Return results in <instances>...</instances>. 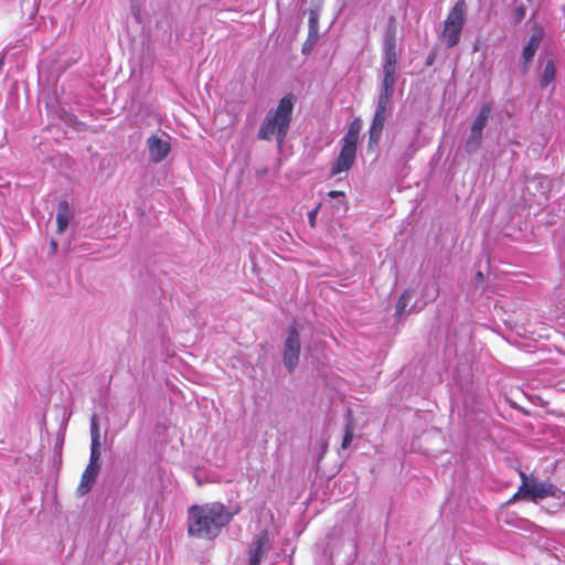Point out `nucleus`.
<instances>
[{
    "mask_svg": "<svg viewBox=\"0 0 565 565\" xmlns=\"http://www.w3.org/2000/svg\"><path fill=\"white\" fill-rule=\"evenodd\" d=\"M386 120V115L375 113L373 115L371 126L369 129V148L377 147L382 137V131Z\"/></svg>",
    "mask_w": 565,
    "mask_h": 565,
    "instance_id": "obj_14",
    "label": "nucleus"
},
{
    "mask_svg": "<svg viewBox=\"0 0 565 565\" xmlns=\"http://www.w3.org/2000/svg\"><path fill=\"white\" fill-rule=\"evenodd\" d=\"M353 433H354V423L350 414L347 415L345 426H344V434L341 441V448L348 449L353 440Z\"/></svg>",
    "mask_w": 565,
    "mask_h": 565,
    "instance_id": "obj_21",
    "label": "nucleus"
},
{
    "mask_svg": "<svg viewBox=\"0 0 565 565\" xmlns=\"http://www.w3.org/2000/svg\"><path fill=\"white\" fill-rule=\"evenodd\" d=\"M58 249V243L56 239L52 238L50 241V247H49V256H53L57 253Z\"/></svg>",
    "mask_w": 565,
    "mask_h": 565,
    "instance_id": "obj_27",
    "label": "nucleus"
},
{
    "mask_svg": "<svg viewBox=\"0 0 565 565\" xmlns=\"http://www.w3.org/2000/svg\"><path fill=\"white\" fill-rule=\"evenodd\" d=\"M543 39V30L540 25L533 28V32L530 35L526 44L524 45L521 54L522 65L524 70L529 68L532 63Z\"/></svg>",
    "mask_w": 565,
    "mask_h": 565,
    "instance_id": "obj_10",
    "label": "nucleus"
},
{
    "mask_svg": "<svg viewBox=\"0 0 565 565\" xmlns=\"http://www.w3.org/2000/svg\"><path fill=\"white\" fill-rule=\"evenodd\" d=\"M317 213H318V209H315V210H311L308 212V221L311 226H315Z\"/></svg>",
    "mask_w": 565,
    "mask_h": 565,
    "instance_id": "obj_29",
    "label": "nucleus"
},
{
    "mask_svg": "<svg viewBox=\"0 0 565 565\" xmlns=\"http://www.w3.org/2000/svg\"><path fill=\"white\" fill-rule=\"evenodd\" d=\"M483 131L476 132L472 128H470V134L465 142V151L468 154L476 153L482 142Z\"/></svg>",
    "mask_w": 565,
    "mask_h": 565,
    "instance_id": "obj_18",
    "label": "nucleus"
},
{
    "mask_svg": "<svg viewBox=\"0 0 565 565\" xmlns=\"http://www.w3.org/2000/svg\"><path fill=\"white\" fill-rule=\"evenodd\" d=\"M466 15L467 3L465 0H458L449 10L444 21L441 39L447 49H452L459 44L460 35L466 23Z\"/></svg>",
    "mask_w": 565,
    "mask_h": 565,
    "instance_id": "obj_5",
    "label": "nucleus"
},
{
    "mask_svg": "<svg viewBox=\"0 0 565 565\" xmlns=\"http://www.w3.org/2000/svg\"><path fill=\"white\" fill-rule=\"evenodd\" d=\"M328 195L332 199H337V198H344V192L342 191H337V190H332L328 193Z\"/></svg>",
    "mask_w": 565,
    "mask_h": 565,
    "instance_id": "obj_30",
    "label": "nucleus"
},
{
    "mask_svg": "<svg viewBox=\"0 0 565 565\" xmlns=\"http://www.w3.org/2000/svg\"><path fill=\"white\" fill-rule=\"evenodd\" d=\"M131 14L137 22L141 21L139 8L135 3L131 4Z\"/></svg>",
    "mask_w": 565,
    "mask_h": 565,
    "instance_id": "obj_28",
    "label": "nucleus"
},
{
    "mask_svg": "<svg viewBox=\"0 0 565 565\" xmlns=\"http://www.w3.org/2000/svg\"><path fill=\"white\" fill-rule=\"evenodd\" d=\"M269 548L268 535L266 533L256 535L248 546V565H260Z\"/></svg>",
    "mask_w": 565,
    "mask_h": 565,
    "instance_id": "obj_9",
    "label": "nucleus"
},
{
    "mask_svg": "<svg viewBox=\"0 0 565 565\" xmlns=\"http://www.w3.org/2000/svg\"><path fill=\"white\" fill-rule=\"evenodd\" d=\"M439 296V286L436 281L426 282L420 291V298L417 299L408 312L416 313L422 311L429 302L435 301Z\"/></svg>",
    "mask_w": 565,
    "mask_h": 565,
    "instance_id": "obj_11",
    "label": "nucleus"
},
{
    "mask_svg": "<svg viewBox=\"0 0 565 565\" xmlns=\"http://www.w3.org/2000/svg\"><path fill=\"white\" fill-rule=\"evenodd\" d=\"M384 45H397L396 41V22L394 17L387 20V26L383 39Z\"/></svg>",
    "mask_w": 565,
    "mask_h": 565,
    "instance_id": "obj_22",
    "label": "nucleus"
},
{
    "mask_svg": "<svg viewBox=\"0 0 565 565\" xmlns=\"http://www.w3.org/2000/svg\"><path fill=\"white\" fill-rule=\"evenodd\" d=\"M66 122H72L75 119V116L72 114H65V117L63 118Z\"/></svg>",
    "mask_w": 565,
    "mask_h": 565,
    "instance_id": "obj_31",
    "label": "nucleus"
},
{
    "mask_svg": "<svg viewBox=\"0 0 565 565\" xmlns=\"http://www.w3.org/2000/svg\"><path fill=\"white\" fill-rule=\"evenodd\" d=\"M89 430H90V443H100V430H99V424H98V418H97L96 414H93L90 417Z\"/></svg>",
    "mask_w": 565,
    "mask_h": 565,
    "instance_id": "obj_23",
    "label": "nucleus"
},
{
    "mask_svg": "<svg viewBox=\"0 0 565 565\" xmlns=\"http://www.w3.org/2000/svg\"><path fill=\"white\" fill-rule=\"evenodd\" d=\"M238 510L221 502L193 504L188 509V533L192 537L212 541L230 524Z\"/></svg>",
    "mask_w": 565,
    "mask_h": 565,
    "instance_id": "obj_1",
    "label": "nucleus"
},
{
    "mask_svg": "<svg viewBox=\"0 0 565 565\" xmlns=\"http://www.w3.org/2000/svg\"><path fill=\"white\" fill-rule=\"evenodd\" d=\"M435 60H436V51H435V50H431V51L427 54V56H426V58H425V66H426V67L431 66V65L435 63Z\"/></svg>",
    "mask_w": 565,
    "mask_h": 565,
    "instance_id": "obj_26",
    "label": "nucleus"
},
{
    "mask_svg": "<svg viewBox=\"0 0 565 565\" xmlns=\"http://www.w3.org/2000/svg\"><path fill=\"white\" fill-rule=\"evenodd\" d=\"M492 109H493L492 102H486L481 105V107H480L478 114L476 115V117L472 121V125H471V128L476 132L484 130V128L488 125V120L491 116Z\"/></svg>",
    "mask_w": 565,
    "mask_h": 565,
    "instance_id": "obj_16",
    "label": "nucleus"
},
{
    "mask_svg": "<svg viewBox=\"0 0 565 565\" xmlns=\"http://www.w3.org/2000/svg\"><path fill=\"white\" fill-rule=\"evenodd\" d=\"M415 290L408 288L402 292L399 296L396 306L394 317L398 320L404 313L409 303V300L414 297Z\"/></svg>",
    "mask_w": 565,
    "mask_h": 565,
    "instance_id": "obj_19",
    "label": "nucleus"
},
{
    "mask_svg": "<svg viewBox=\"0 0 565 565\" xmlns=\"http://www.w3.org/2000/svg\"><path fill=\"white\" fill-rule=\"evenodd\" d=\"M319 40V18L311 11L308 19V38L302 45V53L309 54Z\"/></svg>",
    "mask_w": 565,
    "mask_h": 565,
    "instance_id": "obj_13",
    "label": "nucleus"
},
{
    "mask_svg": "<svg viewBox=\"0 0 565 565\" xmlns=\"http://www.w3.org/2000/svg\"><path fill=\"white\" fill-rule=\"evenodd\" d=\"M520 477L522 483L509 502H515L520 499L537 502L550 497L558 498L561 490L548 480L534 481L525 472H520Z\"/></svg>",
    "mask_w": 565,
    "mask_h": 565,
    "instance_id": "obj_4",
    "label": "nucleus"
},
{
    "mask_svg": "<svg viewBox=\"0 0 565 565\" xmlns=\"http://www.w3.org/2000/svg\"><path fill=\"white\" fill-rule=\"evenodd\" d=\"M98 472L99 466L87 465L85 471L82 475L81 483L77 488L78 495H85L92 490L97 479Z\"/></svg>",
    "mask_w": 565,
    "mask_h": 565,
    "instance_id": "obj_15",
    "label": "nucleus"
},
{
    "mask_svg": "<svg viewBox=\"0 0 565 565\" xmlns=\"http://www.w3.org/2000/svg\"><path fill=\"white\" fill-rule=\"evenodd\" d=\"M171 137L167 132L152 134L147 139L149 158L153 163L162 162L171 152Z\"/></svg>",
    "mask_w": 565,
    "mask_h": 565,
    "instance_id": "obj_7",
    "label": "nucleus"
},
{
    "mask_svg": "<svg viewBox=\"0 0 565 565\" xmlns=\"http://www.w3.org/2000/svg\"><path fill=\"white\" fill-rule=\"evenodd\" d=\"M526 15V7L521 3L514 8V10L511 12V22L515 25L520 24Z\"/></svg>",
    "mask_w": 565,
    "mask_h": 565,
    "instance_id": "obj_24",
    "label": "nucleus"
},
{
    "mask_svg": "<svg viewBox=\"0 0 565 565\" xmlns=\"http://www.w3.org/2000/svg\"><path fill=\"white\" fill-rule=\"evenodd\" d=\"M100 443H90V455L88 465L99 466Z\"/></svg>",
    "mask_w": 565,
    "mask_h": 565,
    "instance_id": "obj_25",
    "label": "nucleus"
},
{
    "mask_svg": "<svg viewBox=\"0 0 565 565\" xmlns=\"http://www.w3.org/2000/svg\"><path fill=\"white\" fill-rule=\"evenodd\" d=\"M395 83L396 82L392 81H381L380 90L375 103V113L386 115L394 94Z\"/></svg>",
    "mask_w": 565,
    "mask_h": 565,
    "instance_id": "obj_12",
    "label": "nucleus"
},
{
    "mask_svg": "<svg viewBox=\"0 0 565 565\" xmlns=\"http://www.w3.org/2000/svg\"><path fill=\"white\" fill-rule=\"evenodd\" d=\"M296 103L297 96L294 93L285 94L277 106L266 113L258 128L257 139L262 141L275 140L280 148L288 136Z\"/></svg>",
    "mask_w": 565,
    "mask_h": 565,
    "instance_id": "obj_2",
    "label": "nucleus"
},
{
    "mask_svg": "<svg viewBox=\"0 0 565 565\" xmlns=\"http://www.w3.org/2000/svg\"><path fill=\"white\" fill-rule=\"evenodd\" d=\"M555 76H556V67H555L554 62L550 60L546 62L543 73L540 78L541 87L542 88L547 87L551 83L554 82Z\"/></svg>",
    "mask_w": 565,
    "mask_h": 565,
    "instance_id": "obj_20",
    "label": "nucleus"
},
{
    "mask_svg": "<svg viewBox=\"0 0 565 565\" xmlns=\"http://www.w3.org/2000/svg\"><path fill=\"white\" fill-rule=\"evenodd\" d=\"M71 216L72 214L68 202L66 200L60 201L56 213V224L58 234H63L66 231L70 224Z\"/></svg>",
    "mask_w": 565,
    "mask_h": 565,
    "instance_id": "obj_17",
    "label": "nucleus"
},
{
    "mask_svg": "<svg viewBox=\"0 0 565 565\" xmlns=\"http://www.w3.org/2000/svg\"><path fill=\"white\" fill-rule=\"evenodd\" d=\"M361 131L359 118L352 120L341 139V148L338 158L330 168L332 177L348 172L355 162L358 140Z\"/></svg>",
    "mask_w": 565,
    "mask_h": 565,
    "instance_id": "obj_3",
    "label": "nucleus"
},
{
    "mask_svg": "<svg viewBox=\"0 0 565 565\" xmlns=\"http://www.w3.org/2000/svg\"><path fill=\"white\" fill-rule=\"evenodd\" d=\"M382 55V81L396 82L397 71V45H384Z\"/></svg>",
    "mask_w": 565,
    "mask_h": 565,
    "instance_id": "obj_8",
    "label": "nucleus"
},
{
    "mask_svg": "<svg viewBox=\"0 0 565 565\" xmlns=\"http://www.w3.org/2000/svg\"><path fill=\"white\" fill-rule=\"evenodd\" d=\"M301 352L300 330L298 324L288 327L282 347V363L285 369L292 373L298 367Z\"/></svg>",
    "mask_w": 565,
    "mask_h": 565,
    "instance_id": "obj_6",
    "label": "nucleus"
},
{
    "mask_svg": "<svg viewBox=\"0 0 565 565\" xmlns=\"http://www.w3.org/2000/svg\"><path fill=\"white\" fill-rule=\"evenodd\" d=\"M476 277H477V280H478V281H482V280H483V278H484V276H483L482 271H480V270L476 274Z\"/></svg>",
    "mask_w": 565,
    "mask_h": 565,
    "instance_id": "obj_32",
    "label": "nucleus"
}]
</instances>
